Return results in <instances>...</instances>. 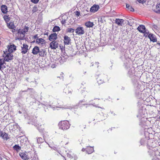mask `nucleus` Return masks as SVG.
<instances>
[{
	"instance_id": "nucleus-1",
	"label": "nucleus",
	"mask_w": 160,
	"mask_h": 160,
	"mask_svg": "<svg viewBox=\"0 0 160 160\" xmlns=\"http://www.w3.org/2000/svg\"><path fill=\"white\" fill-rule=\"evenodd\" d=\"M58 125L59 128L63 130H67L70 127V124L68 121H61Z\"/></svg>"
},
{
	"instance_id": "nucleus-2",
	"label": "nucleus",
	"mask_w": 160,
	"mask_h": 160,
	"mask_svg": "<svg viewBox=\"0 0 160 160\" xmlns=\"http://www.w3.org/2000/svg\"><path fill=\"white\" fill-rule=\"evenodd\" d=\"M28 27L25 26L23 29H19L18 30V36L19 37V35H20L19 39L22 40L25 37V34L28 31Z\"/></svg>"
},
{
	"instance_id": "nucleus-3",
	"label": "nucleus",
	"mask_w": 160,
	"mask_h": 160,
	"mask_svg": "<svg viewBox=\"0 0 160 160\" xmlns=\"http://www.w3.org/2000/svg\"><path fill=\"white\" fill-rule=\"evenodd\" d=\"M98 78H97V82L98 84L102 83L106 80V78L107 77L106 75L104 74L97 75Z\"/></svg>"
},
{
	"instance_id": "nucleus-4",
	"label": "nucleus",
	"mask_w": 160,
	"mask_h": 160,
	"mask_svg": "<svg viewBox=\"0 0 160 160\" xmlns=\"http://www.w3.org/2000/svg\"><path fill=\"white\" fill-rule=\"evenodd\" d=\"M146 112L145 109H143L142 107L140 108L138 111V114L137 115V117L141 118L142 120H144V115Z\"/></svg>"
},
{
	"instance_id": "nucleus-5",
	"label": "nucleus",
	"mask_w": 160,
	"mask_h": 160,
	"mask_svg": "<svg viewBox=\"0 0 160 160\" xmlns=\"http://www.w3.org/2000/svg\"><path fill=\"white\" fill-rule=\"evenodd\" d=\"M4 56H5L4 58V60L5 61L8 62L12 59L13 55L11 53H8L7 51L6 52L4 51Z\"/></svg>"
},
{
	"instance_id": "nucleus-6",
	"label": "nucleus",
	"mask_w": 160,
	"mask_h": 160,
	"mask_svg": "<svg viewBox=\"0 0 160 160\" xmlns=\"http://www.w3.org/2000/svg\"><path fill=\"white\" fill-rule=\"evenodd\" d=\"M75 32L77 34L79 35H82L85 32L83 28L81 27H78L75 30Z\"/></svg>"
},
{
	"instance_id": "nucleus-7",
	"label": "nucleus",
	"mask_w": 160,
	"mask_h": 160,
	"mask_svg": "<svg viewBox=\"0 0 160 160\" xmlns=\"http://www.w3.org/2000/svg\"><path fill=\"white\" fill-rule=\"evenodd\" d=\"M28 46L26 44H23L22 46L21 47V53L22 54H25L28 52L29 49H28Z\"/></svg>"
},
{
	"instance_id": "nucleus-8",
	"label": "nucleus",
	"mask_w": 160,
	"mask_h": 160,
	"mask_svg": "<svg viewBox=\"0 0 160 160\" xmlns=\"http://www.w3.org/2000/svg\"><path fill=\"white\" fill-rule=\"evenodd\" d=\"M58 44L57 41H52L50 42L49 45V47L52 49H56L58 47Z\"/></svg>"
},
{
	"instance_id": "nucleus-9",
	"label": "nucleus",
	"mask_w": 160,
	"mask_h": 160,
	"mask_svg": "<svg viewBox=\"0 0 160 160\" xmlns=\"http://www.w3.org/2000/svg\"><path fill=\"white\" fill-rule=\"evenodd\" d=\"M68 58V57L67 56H62L61 57H60L58 58V60L60 62V64H62L66 61V60Z\"/></svg>"
},
{
	"instance_id": "nucleus-10",
	"label": "nucleus",
	"mask_w": 160,
	"mask_h": 160,
	"mask_svg": "<svg viewBox=\"0 0 160 160\" xmlns=\"http://www.w3.org/2000/svg\"><path fill=\"white\" fill-rule=\"evenodd\" d=\"M36 42L39 45L42 46L43 45L45 44L46 42L44 39L42 38H39L36 39Z\"/></svg>"
},
{
	"instance_id": "nucleus-11",
	"label": "nucleus",
	"mask_w": 160,
	"mask_h": 160,
	"mask_svg": "<svg viewBox=\"0 0 160 160\" xmlns=\"http://www.w3.org/2000/svg\"><path fill=\"white\" fill-rule=\"evenodd\" d=\"M57 34L55 33L51 34L49 36V39L50 41H55L57 39Z\"/></svg>"
},
{
	"instance_id": "nucleus-12",
	"label": "nucleus",
	"mask_w": 160,
	"mask_h": 160,
	"mask_svg": "<svg viewBox=\"0 0 160 160\" xmlns=\"http://www.w3.org/2000/svg\"><path fill=\"white\" fill-rule=\"evenodd\" d=\"M99 6L97 5H94L90 9L91 12H95L98 11L99 8Z\"/></svg>"
},
{
	"instance_id": "nucleus-13",
	"label": "nucleus",
	"mask_w": 160,
	"mask_h": 160,
	"mask_svg": "<svg viewBox=\"0 0 160 160\" xmlns=\"http://www.w3.org/2000/svg\"><path fill=\"white\" fill-rule=\"evenodd\" d=\"M64 43L65 45H68L71 41V39L70 38L68 37L67 36H65L64 37Z\"/></svg>"
},
{
	"instance_id": "nucleus-14",
	"label": "nucleus",
	"mask_w": 160,
	"mask_h": 160,
	"mask_svg": "<svg viewBox=\"0 0 160 160\" xmlns=\"http://www.w3.org/2000/svg\"><path fill=\"white\" fill-rule=\"evenodd\" d=\"M137 29L140 32L144 33L145 31L146 28L144 26L141 25Z\"/></svg>"
},
{
	"instance_id": "nucleus-15",
	"label": "nucleus",
	"mask_w": 160,
	"mask_h": 160,
	"mask_svg": "<svg viewBox=\"0 0 160 160\" xmlns=\"http://www.w3.org/2000/svg\"><path fill=\"white\" fill-rule=\"evenodd\" d=\"M16 47L14 45H11L8 48V52L11 53L16 50Z\"/></svg>"
},
{
	"instance_id": "nucleus-16",
	"label": "nucleus",
	"mask_w": 160,
	"mask_h": 160,
	"mask_svg": "<svg viewBox=\"0 0 160 160\" xmlns=\"http://www.w3.org/2000/svg\"><path fill=\"white\" fill-rule=\"evenodd\" d=\"M39 48L38 46H35L32 49V53L34 55H36L39 53Z\"/></svg>"
},
{
	"instance_id": "nucleus-17",
	"label": "nucleus",
	"mask_w": 160,
	"mask_h": 160,
	"mask_svg": "<svg viewBox=\"0 0 160 160\" xmlns=\"http://www.w3.org/2000/svg\"><path fill=\"white\" fill-rule=\"evenodd\" d=\"M124 20L123 19L116 18L115 20V22L119 26H122Z\"/></svg>"
},
{
	"instance_id": "nucleus-18",
	"label": "nucleus",
	"mask_w": 160,
	"mask_h": 160,
	"mask_svg": "<svg viewBox=\"0 0 160 160\" xmlns=\"http://www.w3.org/2000/svg\"><path fill=\"white\" fill-rule=\"evenodd\" d=\"M148 37L151 41L153 42H156L157 39L153 34L151 33L149 34Z\"/></svg>"
},
{
	"instance_id": "nucleus-19",
	"label": "nucleus",
	"mask_w": 160,
	"mask_h": 160,
	"mask_svg": "<svg viewBox=\"0 0 160 160\" xmlns=\"http://www.w3.org/2000/svg\"><path fill=\"white\" fill-rule=\"evenodd\" d=\"M47 52L45 50L41 49L40 50H39V55L42 57H44L46 55Z\"/></svg>"
},
{
	"instance_id": "nucleus-20",
	"label": "nucleus",
	"mask_w": 160,
	"mask_h": 160,
	"mask_svg": "<svg viewBox=\"0 0 160 160\" xmlns=\"http://www.w3.org/2000/svg\"><path fill=\"white\" fill-rule=\"evenodd\" d=\"M44 139H43L42 138H37V142L38 143H41L42 142H43L45 140V139L46 138V137L44 134V136H43Z\"/></svg>"
},
{
	"instance_id": "nucleus-21",
	"label": "nucleus",
	"mask_w": 160,
	"mask_h": 160,
	"mask_svg": "<svg viewBox=\"0 0 160 160\" xmlns=\"http://www.w3.org/2000/svg\"><path fill=\"white\" fill-rule=\"evenodd\" d=\"M94 151V149L92 147H88L86 148V151L88 154L92 153Z\"/></svg>"
},
{
	"instance_id": "nucleus-22",
	"label": "nucleus",
	"mask_w": 160,
	"mask_h": 160,
	"mask_svg": "<svg viewBox=\"0 0 160 160\" xmlns=\"http://www.w3.org/2000/svg\"><path fill=\"white\" fill-rule=\"evenodd\" d=\"M1 9L2 12L4 13H6L7 12V6L5 5H2L1 7Z\"/></svg>"
},
{
	"instance_id": "nucleus-23",
	"label": "nucleus",
	"mask_w": 160,
	"mask_h": 160,
	"mask_svg": "<svg viewBox=\"0 0 160 160\" xmlns=\"http://www.w3.org/2000/svg\"><path fill=\"white\" fill-rule=\"evenodd\" d=\"M19 154L22 159L24 160H26L28 158L27 155L24 153H20Z\"/></svg>"
},
{
	"instance_id": "nucleus-24",
	"label": "nucleus",
	"mask_w": 160,
	"mask_h": 160,
	"mask_svg": "<svg viewBox=\"0 0 160 160\" xmlns=\"http://www.w3.org/2000/svg\"><path fill=\"white\" fill-rule=\"evenodd\" d=\"M85 25L87 27L91 28L93 27V24L92 22L88 21L85 23Z\"/></svg>"
},
{
	"instance_id": "nucleus-25",
	"label": "nucleus",
	"mask_w": 160,
	"mask_h": 160,
	"mask_svg": "<svg viewBox=\"0 0 160 160\" xmlns=\"http://www.w3.org/2000/svg\"><path fill=\"white\" fill-rule=\"evenodd\" d=\"M154 11L157 13H160V4L157 5L156 8L155 9Z\"/></svg>"
},
{
	"instance_id": "nucleus-26",
	"label": "nucleus",
	"mask_w": 160,
	"mask_h": 160,
	"mask_svg": "<svg viewBox=\"0 0 160 160\" xmlns=\"http://www.w3.org/2000/svg\"><path fill=\"white\" fill-rule=\"evenodd\" d=\"M13 149L16 150L17 152H18L20 151L21 148L18 145H15L13 147Z\"/></svg>"
},
{
	"instance_id": "nucleus-27",
	"label": "nucleus",
	"mask_w": 160,
	"mask_h": 160,
	"mask_svg": "<svg viewBox=\"0 0 160 160\" xmlns=\"http://www.w3.org/2000/svg\"><path fill=\"white\" fill-rule=\"evenodd\" d=\"M8 27L10 29H13L15 27L14 25L13 22H10L8 24Z\"/></svg>"
},
{
	"instance_id": "nucleus-28",
	"label": "nucleus",
	"mask_w": 160,
	"mask_h": 160,
	"mask_svg": "<svg viewBox=\"0 0 160 160\" xmlns=\"http://www.w3.org/2000/svg\"><path fill=\"white\" fill-rule=\"evenodd\" d=\"M126 8L131 11L134 12V8L128 4H126Z\"/></svg>"
},
{
	"instance_id": "nucleus-29",
	"label": "nucleus",
	"mask_w": 160,
	"mask_h": 160,
	"mask_svg": "<svg viewBox=\"0 0 160 160\" xmlns=\"http://www.w3.org/2000/svg\"><path fill=\"white\" fill-rule=\"evenodd\" d=\"M72 91V90L71 89H70L69 90L67 88H66L64 89V92L67 94H71Z\"/></svg>"
},
{
	"instance_id": "nucleus-30",
	"label": "nucleus",
	"mask_w": 160,
	"mask_h": 160,
	"mask_svg": "<svg viewBox=\"0 0 160 160\" xmlns=\"http://www.w3.org/2000/svg\"><path fill=\"white\" fill-rule=\"evenodd\" d=\"M1 137L4 139L7 140L8 139V135L7 133L3 132V134H2V136Z\"/></svg>"
},
{
	"instance_id": "nucleus-31",
	"label": "nucleus",
	"mask_w": 160,
	"mask_h": 160,
	"mask_svg": "<svg viewBox=\"0 0 160 160\" xmlns=\"http://www.w3.org/2000/svg\"><path fill=\"white\" fill-rule=\"evenodd\" d=\"M60 30V28L58 26H55L53 28L52 31L53 32H56L59 31Z\"/></svg>"
},
{
	"instance_id": "nucleus-32",
	"label": "nucleus",
	"mask_w": 160,
	"mask_h": 160,
	"mask_svg": "<svg viewBox=\"0 0 160 160\" xmlns=\"http://www.w3.org/2000/svg\"><path fill=\"white\" fill-rule=\"evenodd\" d=\"M38 125V126L37 127V129H38L39 132H43L44 128L42 127H41L42 126V125H40V126H39Z\"/></svg>"
},
{
	"instance_id": "nucleus-33",
	"label": "nucleus",
	"mask_w": 160,
	"mask_h": 160,
	"mask_svg": "<svg viewBox=\"0 0 160 160\" xmlns=\"http://www.w3.org/2000/svg\"><path fill=\"white\" fill-rule=\"evenodd\" d=\"M92 101H90L89 102H87L86 103L82 104V105H92L93 106H94L97 107L94 103H93V104L91 102Z\"/></svg>"
},
{
	"instance_id": "nucleus-34",
	"label": "nucleus",
	"mask_w": 160,
	"mask_h": 160,
	"mask_svg": "<svg viewBox=\"0 0 160 160\" xmlns=\"http://www.w3.org/2000/svg\"><path fill=\"white\" fill-rule=\"evenodd\" d=\"M75 30L72 28H68L67 29V31L69 32H73Z\"/></svg>"
},
{
	"instance_id": "nucleus-35",
	"label": "nucleus",
	"mask_w": 160,
	"mask_h": 160,
	"mask_svg": "<svg viewBox=\"0 0 160 160\" xmlns=\"http://www.w3.org/2000/svg\"><path fill=\"white\" fill-rule=\"evenodd\" d=\"M4 61L3 59H0V70L2 68V66L3 65Z\"/></svg>"
},
{
	"instance_id": "nucleus-36",
	"label": "nucleus",
	"mask_w": 160,
	"mask_h": 160,
	"mask_svg": "<svg viewBox=\"0 0 160 160\" xmlns=\"http://www.w3.org/2000/svg\"><path fill=\"white\" fill-rule=\"evenodd\" d=\"M37 10V7H33L32 11L33 12H36Z\"/></svg>"
},
{
	"instance_id": "nucleus-37",
	"label": "nucleus",
	"mask_w": 160,
	"mask_h": 160,
	"mask_svg": "<svg viewBox=\"0 0 160 160\" xmlns=\"http://www.w3.org/2000/svg\"><path fill=\"white\" fill-rule=\"evenodd\" d=\"M144 142L145 140L144 139H142L140 141L141 144V145H143L144 144Z\"/></svg>"
},
{
	"instance_id": "nucleus-38",
	"label": "nucleus",
	"mask_w": 160,
	"mask_h": 160,
	"mask_svg": "<svg viewBox=\"0 0 160 160\" xmlns=\"http://www.w3.org/2000/svg\"><path fill=\"white\" fill-rule=\"evenodd\" d=\"M137 1L140 3H143L146 2V0H137Z\"/></svg>"
},
{
	"instance_id": "nucleus-39",
	"label": "nucleus",
	"mask_w": 160,
	"mask_h": 160,
	"mask_svg": "<svg viewBox=\"0 0 160 160\" xmlns=\"http://www.w3.org/2000/svg\"><path fill=\"white\" fill-rule=\"evenodd\" d=\"M67 156L69 158H73L72 156L69 153L67 154Z\"/></svg>"
},
{
	"instance_id": "nucleus-40",
	"label": "nucleus",
	"mask_w": 160,
	"mask_h": 160,
	"mask_svg": "<svg viewBox=\"0 0 160 160\" xmlns=\"http://www.w3.org/2000/svg\"><path fill=\"white\" fill-rule=\"evenodd\" d=\"M31 1L34 3H37L39 1V0H31Z\"/></svg>"
},
{
	"instance_id": "nucleus-41",
	"label": "nucleus",
	"mask_w": 160,
	"mask_h": 160,
	"mask_svg": "<svg viewBox=\"0 0 160 160\" xmlns=\"http://www.w3.org/2000/svg\"><path fill=\"white\" fill-rule=\"evenodd\" d=\"M145 33V35H146V36H147L148 35V34H149V32L147 30H146L145 29V32L143 33Z\"/></svg>"
},
{
	"instance_id": "nucleus-42",
	"label": "nucleus",
	"mask_w": 160,
	"mask_h": 160,
	"mask_svg": "<svg viewBox=\"0 0 160 160\" xmlns=\"http://www.w3.org/2000/svg\"><path fill=\"white\" fill-rule=\"evenodd\" d=\"M66 20L65 19H62V20L61 21V23L62 24H64L65 22L66 21Z\"/></svg>"
},
{
	"instance_id": "nucleus-43",
	"label": "nucleus",
	"mask_w": 160,
	"mask_h": 160,
	"mask_svg": "<svg viewBox=\"0 0 160 160\" xmlns=\"http://www.w3.org/2000/svg\"><path fill=\"white\" fill-rule=\"evenodd\" d=\"M33 38L34 39H36L38 37V34H36L35 35H34L33 36Z\"/></svg>"
},
{
	"instance_id": "nucleus-44",
	"label": "nucleus",
	"mask_w": 160,
	"mask_h": 160,
	"mask_svg": "<svg viewBox=\"0 0 160 160\" xmlns=\"http://www.w3.org/2000/svg\"><path fill=\"white\" fill-rule=\"evenodd\" d=\"M80 14V12H78V11H76V15L77 16H79V15Z\"/></svg>"
},
{
	"instance_id": "nucleus-45",
	"label": "nucleus",
	"mask_w": 160,
	"mask_h": 160,
	"mask_svg": "<svg viewBox=\"0 0 160 160\" xmlns=\"http://www.w3.org/2000/svg\"><path fill=\"white\" fill-rule=\"evenodd\" d=\"M153 27L156 29V30H158V27L156 25H154L153 26Z\"/></svg>"
},
{
	"instance_id": "nucleus-46",
	"label": "nucleus",
	"mask_w": 160,
	"mask_h": 160,
	"mask_svg": "<svg viewBox=\"0 0 160 160\" xmlns=\"http://www.w3.org/2000/svg\"><path fill=\"white\" fill-rule=\"evenodd\" d=\"M84 101H80L79 102V105H81L82 104V102H84Z\"/></svg>"
},
{
	"instance_id": "nucleus-47",
	"label": "nucleus",
	"mask_w": 160,
	"mask_h": 160,
	"mask_svg": "<svg viewBox=\"0 0 160 160\" xmlns=\"http://www.w3.org/2000/svg\"><path fill=\"white\" fill-rule=\"evenodd\" d=\"M73 158L74 160H77L78 159V157L76 156H74Z\"/></svg>"
},
{
	"instance_id": "nucleus-48",
	"label": "nucleus",
	"mask_w": 160,
	"mask_h": 160,
	"mask_svg": "<svg viewBox=\"0 0 160 160\" xmlns=\"http://www.w3.org/2000/svg\"><path fill=\"white\" fill-rule=\"evenodd\" d=\"M12 29V32H16V30L15 29H14V28L13 29Z\"/></svg>"
},
{
	"instance_id": "nucleus-49",
	"label": "nucleus",
	"mask_w": 160,
	"mask_h": 160,
	"mask_svg": "<svg viewBox=\"0 0 160 160\" xmlns=\"http://www.w3.org/2000/svg\"><path fill=\"white\" fill-rule=\"evenodd\" d=\"M3 132H2V131H0V136L2 137V134H3Z\"/></svg>"
},
{
	"instance_id": "nucleus-50",
	"label": "nucleus",
	"mask_w": 160,
	"mask_h": 160,
	"mask_svg": "<svg viewBox=\"0 0 160 160\" xmlns=\"http://www.w3.org/2000/svg\"><path fill=\"white\" fill-rule=\"evenodd\" d=\"M86 151V148L85 149V148H83L82 150V151L83 152H84L85 151Z\"/></svg>"
},
{
	"instance_id": "nucleus-51",
	"label": "nucleus",
	"mask_w": 160,
	"mask_h": 160,
	"mask_svg": "<svg viewBox=\"0 0 160 160\" xmlns=\"http://www.w3.org/2000/svg\"><path fill=\"white\" fill-rule=\"evenodd\" d=\"M8 18V16H5V17H4V19H5V20H7V19H8V18Z\"/></svg>"
},
{
	"instance_id": "nucleus-52",
	"label": "nucleus",
	"mask_w": 160,
	"mask_h": 160,
	"mask_svg": "<svg viewBox=\"0 0 160 160\" xmlns=\"http://www.w3.org/2000/svg\"><path fill=\"white\" fill-rule=\"evenodd\" d=\"M97 66H98V62H95L94 63ZM98 67V66H97Z\"/></svg>"
},
{
	"instance_id": "nucleus-53",
	"label": "nucleus",
	"mask_w": 160,
	"mask_h": 160,
	"mask_svg": "<svg viewBox=\"0 0 160 160\" xmlns=\"http://www.w3.org/2000/svg\"><path fill=\"white\" fill-rule=\"evenodd\" d=\"M121 89L122 90H124L125 89V87H122L121 88Z\"/></svg>"
},
{
	"instance_id": "nucleus-54",
	"label": "nucleus",
	"mask_w": 160,
	"mask_h": 160,
	"mask_svg": "<svg viewBox=\"0 0 160 160\" xmlns=\"http://www.w3.org/2000/svg\"><path fill=\"white\" fill-rule=\"evenodd\" d=\"M128 73L129 74L131 75V73H130V71H129V72H128Z\"/></svg>"
},
{
	"instance_id": "nucleus-55",
	"label": "nucleus",
	"mask_w": 160,
	"mask_h": 160,
	"mask_svg": "<svg viewBox=\"0 0 160 160\" xmlns=\"http://www.w3.org/2000/svg\"><path fill=\"white\" fill-rule=\"evenodd\" d=\"M0 160H2V158L1 157H0Z\"/></svg>"
},
{
	"instance_id": "nucleus-56",
	"label": "nucleus",
	"mask_w": 160,
	"mask_h": 160,
	"mask_svg": "<svg viewBox=\"0 0 160 160\" xmlns=\"http://www.w3.org/2000/svg\"><path fill=\"white\" fill-rule=\"evenodd\" d=\"M1 42L0 41V46H1Z\"/></svg>"
},
{
	"instance_id": "nucleus-57",
	"label": "nucleus",
	"mask_w": 160,
	"mask_h": 160,
	"mask_svg": "<svg viewBox=\"0 0 160 160\" xmlns=\"http://www.w3.org/2000/svg\"><path fill=\"white\" fill-rule=\"evenodd\" d=\"M19 112L20 113H21V112H20V111H19Z\"/></svg>"
}]
</instances>
